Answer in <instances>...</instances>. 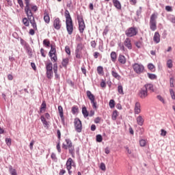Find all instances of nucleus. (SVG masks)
I'll return each mask as SVG.
<instances>
[{
	"instance_id": "nucleus-7",
	"label": "nucleus",
	"mask_w": 175,
	"mask_h": 175,
	"mask_svg": "<svg viewBox=\"0 0 175 175\" xmlns=\"http://www.w3.org/2000/svg\"><path fill=\"white\" fill-rule=\"evenodd\" d=\"M138 32L137 27H132L125 31V35L127 38H133V36H136Z\"/></svg>"
},
{
	"instance_id": "nucleus-35",
	"label": "nucleus",
	"mask_w": 175,
	"mask_h": 175,
	"mask_svg": "<svg viewBox=\"0 0 175 175\" xmlns=\"http://www.w3.org/2000/svg\"><path fill=\"white\" fill-rule=\"evenodd\" d=\"M111 59L112 62H116V61H117V53L115 51L111 53Z\"/></svg>"
},
{
	"instance_id": "nucleus-9",
	"label": "nucleus",
	"mask_w": 175,
	"mask_h": 175,
	"mask_svg": "<svg viewBox=\"0 0 175 175\" xmlns=\"http://www.w3.org/2000/svg\"><path fill=\"white\" fill-rule=\"evenodd\" d=\"M83 43L80 42L77 44V48L75 49V58L77 59H81L83 58Z\"/></svg>"
},
{
	"instance_id": "nucleus-52",
	"label": "nucleus",
	"mask_w": 175,
	"mask_h": 175,
	"mask_svg": "<svg viewBox=\"0 0 175 175\" xmlns=\"http://www.w3.org/2000/svg\"><path fill=\"white\" fill-rule=\"evenodd\" d=\"M57 144L56 145V148L57 150V152L61 153V141H57Z\"/></svg>"
},
{
	"instance_id": "nucleus-13",
	"label": "nucleus",
	"mask_w": 175,
	"mask_h": 175,
	"mask_svg": "<svg viewBox=\"0 0 175 175\" xmlns=\"http://www.w3.org/2000/svg\"><path fill=\"white\" fill-rule=\"evenodd\" d=\"M53 27L55 29H57V31H59L61 29V27H62V24L61 23V20L59 18H56L53 21Z\"/></svg>"
},
{
	"instance_id": "nucleus-43",
	"label": "nucleus",
	"mask_w": 175,
	"mask_h": 175,
	"mask_svg": "<svg viewBox=\"0 0 175 175\" xmlns=\"http://www.w3.org/2000/svg\"><path fill=\"white\" fill-rule=\"evenodd\" d=\"M109 106L110 109H114V107H116V101L113 99L110 100L109 103Z\"/></svg>"
},
{
	"instance_id": "nucleus-38",
	"label": "nucleus",
	"mask_w": 175,
	"mask_h": 175,
	"mask_svg": "<svg viewBox=\"0 0 175 175\" xmlns=\"http://www.w3.org/2000/svg\"><path fill=\"white\" fill-rule=\"evenodd\" d=\"M22 23H23V25L25 27H29V19L27 18H23L22 20Z\"/></svg>"
},
{
	"instance_id": "nucleus-56",
	"label": "nucleus",
	"mask_w": 175,
	"mask_h": 175,
	"mask_svg": "<svg viewBox=\"0 0 175 175\" xmlns=\"http://www.w3.org/2000/svg\"><path fill=\"white\" fill-rule=\"evenodd\" d=\"M146 139L139 140V145L141 147H146Z\"/></svg>"
},
{
	"instance_id": "nucleus-57",
	"label": "nucleus",
	"mask_w": 175,
	"mask_h": 175,
	"mask_svg": "<svg viewBox=\"0 0 175 175\" xmlns=\"http://www.w3.org/2000/svg\"><path fill=\"white\" fill-rule=\"evenodd\" d=\"M157 98L160 100V102H161L162 103H163V105H165V99H163V97H162V96L161 95H157Z\"/></svg>"
},
{
	"instance_id": "nucleus-22",
	"label": "nucleus",
	"mask_w": 175,
	"mask_h": 175,
	"mask_svg": "<svg viewBox=\"0 0 175 175\" xmlns=\"http://www.w3.org/2000/svg\"><path fill=\"white\" fill-rule=\"evenodd\" d=\"M141 105H140V103L137 102L135 103V114H140V113L142 112V109H140Z\"/></svg>"
},
{
	"instance_id": "nucleus-49",
	"label": "nucleus",
	"mask_w": 175,
	"mask_h": 175,
	"mask_svg": "<svg viewBox=\"0 0 175 175\" xmlns=\"http://www.w3.org/2000/svg\"><path fill=\"white\" fill-rule=\"evenodd\" d=\"M21 44L23 46V48L26 47V46L29 45L28 42H27L24 39H20Z\"/></svg>"
},
{
	"instance_id": "nucleus-28",
	"label": "nucleus",
	"mask_w": 175,
	"mask_h": 175,
	"mask_svg": "<svg viewBox=\"0 0 175 175\" xmlns=\"http://www.w3.org/2000/svg\"><path fill=\"white\" fill-rule=\"evenodd\" d=\"M137 125H139V126H143V124H144V119L142 116H139L136 118Z\"/></svg>"
},
{
	"instance_id": "nucleus-15",
	"label": "nucleus",
	"mask_w": 175,
	"mask_h": 175,
	"mask_svg": "<svg viewBox=\"0 0 175 175\" xmlns=\"http://www.w3.org/2000/svg\"><path fill=\"white\" fill-rule=\"evenodd\" d=\"M53 73L55 74V80H59V75L58 74V63L53 64Z\"/></svg>"
},
{
	"instance_id": "nucleus-32",
	"label": "nucleus",
	"mask_w": 175,
	"mask_h": 175,
	"mask_svg": "<svg viewBox=\"0 0 175 175\" xmlns=\"http://www.w3.org/2000/svg\"><path fill=\"white\" fill-rule=\"evenodd\" d=\"M71 113L73 116L79 114V107L77 105H74L71 108Z\"/></svg>"
},
{
	"instance_id": "nucleus-6",
	"label": "nucleus",
	"mask_w": 175,
	"mask_h": 175,
	"mask_svg": "<svg viewBox=\"0 0 175 175\" xmlns=\"http://www.w3.org/2000/svg\"><path fill=\"white\" fill-rule=\"evenodd\" d=\"M26 14L33 29L35 31H38V25H36V21H35V17L33 16V13H32V11H29L28 13H26Z\"/></svg>"
},
{
	"instance_id": "nucleus-40",
	"label": "nucleus",
	"mask_w": 175,
	"mask_h": 175,
	"mask_svg": "<svg viewBox=\"0 0 175 175\" xmlns=\"http://www.w3.org/2000/svg\"><path fill=\"white\" fill-rule=\"evenodd\" d=\"M97 73L98 75H105V72H103V67L101 66H99L97 67Z\"/></svg>"
},
{
	"instance_id": "nucleus-63",
	"label": "nucleus",
	"mask_w": 175,
	"mask_h": 175,
	"mask_svg": "<svg viewBox=\"0 0 175 175\" xmlns=\"http://www.w3.org/2000/svg\"><path fill=\"white\" fill-rule=\"evenodd\" d=\"M57 142H61V131L59 129L57 130Z\"/></svg>"
},
{
	"instance_id": "nucleus-54",
	"label": "nucleus",
	"mask_w": 175,
	"mask_h": 175,
	"mask_svg": "<svg viewBox=\"0 0 175 175\" xmlns=\"http://www.w3.org/2000/svg\"><path fill=\"white\" fill-rule=\"evenodd\" d=\"M58 111H59V116L64 115V108H62V106L61 105L58 106Z\"/></svg>"
},
{
	"instance_id": "nucleus-61",
	"label": "nucleus",
	"mask_w": 175,
	"mask_h": 175,
	"mask_svg": "<svg viewBox=\"0 0 175 175\" xmlns=\"http://www.w3.org/2000/svg\"><path fill=\"white\" fill-rule=\"evenodd\" d=\"M65 51L66 54H68V55H70V48L69 47V46H65Z\"/></svg>"
},
{
	"instance_id": "nucleus-3",
	"label": "nucleus",
	"mask_w": 175,
	"mask_h": 175,
	"mask_svg": "<svg viewBox=\"0 0 175 175\" xmlns=\"http://www.w3.org/2000/svg\"><path fill=\"white\" fill-rule=\"evenodd\" d=\"M157 18H158V12H154L152 14L150 18V29L152 31H157Z\"/></svg>"
},
{
	"instance_id": "nucleus-51",
	"label": "nucleus",
	"mask_w": 175,
	"mask_h": 175,
	"mask_svg": "<svg viewBox=\"0 0 175 175\" xmlns=\"http://www.w3.org/2000/svg\"><path fill=\"white\" fill-rule=\"evenodd\" d=\"M167 66L169 68V69H172V68H173V62L172 59H168L167 61Z\"/></svg>"
},
{
	"instance_id": "nucleus-24",
	"label": "nucleus",
	"mask_w": 175,
	"mask_h": 175,
	"mask_svg": "<svg viewBox=\"0 0 175 175\" xmlns=\"http://www.w3.org/2000/svg\"><path fill=\"white\" fill-rule=\"evenodd\" d=\"M112 3L113 6L118 10H121L122 6H121V3L118 0H112Z\"/></svg>"
},
{
	"instance_id": "nucleus-45",
	"label": "nucleus",
	"mask_w": 175,
	"mask_h": 175,
	"mask_svg": "<svg viewBox=\"0 0 175 175\" xmlns=\"http://www.w3.org/2000/svg\"><path fill=\"white\" fill-rule=\"evenodd\" d=\"M43 45L46 47H51V45L50 44V40L48 39H45L43 40Z\"/></svg>"
},
{
	"instance_id": "nucleus-4",
	"label": "nucleus",
	"mask_w": 175,
	"mask_h": 175,
	"mask_svg": "<svg viewBox=\"0 0 175 175\" xmlns=\"http://www.w3.org/2000/svg\"><path fill=\"white\" fill-rule=\"evenodd\" d=\"M77 20L78 21V29L80 32V33H83L84 32V29H85V23H84V17L83 16V15L77 14Z\"/></svg>"
},
{
	"instance_id": "nucleus-42",
	"label": "nucleus",
	"mask_w": 175,
	"mask_h": 175,
	"mask_svg": "<svg viewBox=\"0 0 175 175\" xmlns=\"http://www.w3.org/2000/svg\"><path fill=\"white\" fill-rule=\"evenodd\" d=\"M103 140V137H102V135L98 134L96 136V142H97V143H102Z\"/></svg>"
},
{
	"instance_id": "nucleus-19",
	"label": "nucleus",
	"mask_w": 175,
	"mask_h": 175,
	"mask_svg": "<svg viewBox=\"0 0 175 175\" xmlns=\"http://www.w3.org/2000/svg\"><path fill=\"white\" fill-rule=\"evenodd\" d=\"M25 12L28 13V12L32 11V10H31V0H25Z\"/></svg>"
},
{
	"instance_id": "nucleus-18",
	"label": "nucleus",
	"mask_w": 175,
	"mask_h": 175,
	"mask_svg": "<svg viewBox=\"0 0 175 175\" xmlns=\"http://www.w3.org/2000/svg\"><path fill=\"white\" fill-rule=\"evenodd\" d=\"M118 61L121 65H125L126 64V57L122 54H120L118 57Z\"/></svg>"
},
{
	"instance_id": "nucleus-53",
	"label": "nucleus",
	"mask_w": 175,
	"mask_h": 175,
	"mask_svg": "<svg viewBox=\"0 0 175 175\" xmlns=\"http://www.w3.org/2000/svg\"><path fill=\"white\" fill-rule=\"evenodd\" d=\"M170 85L171 88L174 87V77L170 78Z\"/></svg>"
},
{
	"instance_id": "nucleus-60",
	"label": "nucleus",
	"mask_w": 175,
	"mask_h": 175,
	"mask_svg": "<svg viewBox=\"0 0 175 175\" xmlns=\"http://www.w3.org/2000/svg\"><path fill=\"white\" fill-rule=\"evenodd\" d=\"M90 102L92 105L93 109H95L96 110V109H98V106L96 105V101H95V100H93L92 101Z\"/></svg>"
},
{
	"instance_id": "nucleus-8",
	"label": "nucleus",
	"mask_w": 175,
	"mask_h": 175,
	"mask_svg": "<svg viewBox=\"0 0 175 175\" xmlns=\"http://www.w3.org/2000/svg\"><path fill=\"white\" fill-rule=\"evenodd\" d=\"M74 126L76 132H77L78 133H81V131H83V123H81V120H80V118H75Z\"/></svg>"
},
{
	"instance_id": "nucleus-10",
	"label": "nucleus",
	"mask_w": 175,
	"mask_h": 175,
	"mask_svg": "<svg viewBox=\"0 0 175 175\" xmlns=\"http://www.w3.org/2000/svg\"><path fill=\"white\" fill-rule=\"evenodd\" d=\"M66 169L68 172V174L69 175H72V167H76V163L73 161V159L72 158H68L67 159V161L66 163Z\"/></svg>"
},
{
	"instance_id": "nucleus-25",
	"label": "nucleus",
	"mask_w": 175,
	"mask_h": 175,
	"mask_svg": "<svg viewBox=\"0 0 175 175\" xmlns=\"http://www.w3.org/2000/svg\"><path fill=\"white\" fill-rule=\"evenodd\" d=\"M46 107H47V104H46V101L42 100V103L40 108V111H38L39 114L42 113L43 111H46Z\"/></svg>"
},
{
	"instance_id": "nucleus-33",
	"label": "nucleus",
	"mask_w": 175,
	"mask_h": 175,
	"mask_svg": "<svg viewBox=\"0 0 175 175\" xmlns=\"http://www.w3.org/2000/svg\"><path fill=\"white\" fill-rule=\"evenodd\" d=\"M25 50H26L28 55L31 57H32V48L29 46V44L24 47Z\"/></svg>"
},
{
	"instance_id": "nucleus-11",
	"label": "nucleus",
	"mask_w": 175,
	"mask_h": 175,
	"mask_svg": "<svg viewBox=\"0 0 175 175\" xmlns=\"http://www.w3.org/2000/svg\"><path fill=\"white\" fill-rule=\"evenodd\" d=\"M133 69L137 75H141L144 71V66L143 64H139L138 63H135L132 65Z\"/></svg>"
},
{
	"instance_id": "nucleus-48",
	"label": "nucleus",
	"mask_w": 175,
	"mask_h": 175,
	"mask_svg": "<svg viewBox=\"0 0 175 175\" xmlns=\"http://www.w3.org/2000/svg\"><path fill=\"white\" fill-rule=\"evenodd\" d=\"M109 31H110V29H109V26L107 25L105 26L103 32V36H106L107 35V33H109Z\"/></svg>"
},
{
	"instance_id": "nucleus-34",
	"label": "nucleus",
	"mask_w": 175,
	"mask_h": 175,
	"mask_svg": "<svg viewBox=\"0 0 175 175\" xmlns=\"http://www.w3.org/2000/svg\"><path fill=\"white\" fill-rule=\"evenodd\" d=\"M62 65L63 68H68V65H69V59L68 57L64 58L62 62Z\"/></svg>"
},
{
	"instance_id": "nucleus-26",
	"label": "nucleus",
	"mask_w": 175,
	"mask_h": 175,
	"mask_svg": "<svg viewBox=\"0 0 175 175\" xmlns=\"http://www.w3.org/2000/svg\"><path fill=\"white\" fill-rule=\"evenodd\" d=\"M44 21L46 24H50V15L49 14V12H47V11H45L44 12Z\"/></svg>"
},
{
	"instance_id": "nucleus-5",
	"label": "nucleus",
	"mask_w": 175,
	"mask_h": 175,
	"mask_svg": "<svg viewBox=\"0 0 175 175\" xmlns=\"http://www.w3.org/2000/svg\"><path fill=\"white\" fill-rule=\"evenodd\" d=\"M56 46L55 44H51V50L49 52V55L51 58V61H52V62H55L57 63V62L58 61V57H57V49H56Z\"/></svg>"
},
{
	"instance_id": "nucleus-58",
	"label": "nucleus",
	"mask_w": 175,
	"mask_h": 175,
	"mask_svg": "<svg viewBox=\"0 0 175 175\" xmlns=\"http://www.w3.org/2000/svg\"><path fill=\"white\" fill-rule=\"evenodd\" d=\"M142 7H139V10H137L136 11V16H137V17H140L141 14H142Z\"/></svg>"
},
{
	"instance_id": "nucleus-41",
	"label": "nucleus",
	"mask_w": 175,
	"mask_h": 175,
	"mask_svg": "<svg viewBox=\"0 0 175 175\" xmlns=\"http://www.w3.org/2000/svg\"><path fill=\"white\" fill-rule=\"evenodd\" d=\"M118 46L121 51H125L126 49H125V45L122 42H118Z\"/></svg>"
},
{
	"instance_id": "nucleus-31",
	"label": "nucleus",
	"mask_w": 175,
	"mask_h": 175,
	"mask_svg": "<svg viewBox=\"0 0 175 175\" xmlns=\"http://www.w3.org/2000/svg\"><path fill=\"white\" fill-rule=\"evenodd\" d=\"M8 171L10 174L11 175H18L17 174V170L14 168H13V166L9 165L8 166Z\"/></svg>"
},
{
	"instance_id": "nucleus-44",
	"label": "nucleus",
	"mask_w": 175,
	"mask_h": 175,
	"mask_svg": "<svg viewBox=\"0 0 175 175\" xmlns=\"http://www.w3.org/2000/svg\"><path fill=\"white\" fill-rule=\"evenodd\" d=\"M148 69H149V70H151L152 72H155V66L150 63L148 64Z\"/></svg>"
},
{
	"instance_id": "nucleus-59",
	"label": "nucleus",
	"mask_w": 175,
	"mask_h": 175,
	"mask_svg": "<svg viewBox=\"0 0 175 175\" xmlns=\"http://www.w3.org/2000/svg\"><path fill=\"white\" fill-rule=\"evenodd\" d=\"M90 46L92 49H96V41H95V40L91 41Z\"/></svg>"
},
{
	"instance_id": "nucleus-62",
	"label": "nucleus",
	"mask_w": 175,
	"mask_h": 175,
	"mask_svg": "<svg viewBox=\"0 0 175 175\" xmlns=\"http://www.w3.org/2000/svg\"><path fill=\"white\" fill-rule=\"evenodd\" d=\"M59 117L61 118V121H62V125H64V126H65V125H66L65 117L64 116V115H59Z\"/></svg>"
},
{
	"instance_id": "nucleus-64",
	"label": "nucleus",
	"mask_w": 175,
	"mask_h": 175,
	"mask_svg": "<svg viewBox=\"0 0 175 175\" xmlns=\"http://www.w3.org/2000/svg\"><path fill=\"white\" fill-rule=\"evenodd\" d=\"M66 81L69 84V85H70L71 87H75V82H73L72 80L67 79Z\"/></svg>"
},
{
	"instance_id": "nucleus-50",
	"label": "nucleus",
	"mask_w": 175,
	"mask_h": 175,
	"mask_svg": "<svg viewBox=\"0 0 175 175\" xmlns=\"http://www.w3.org/2000/svg\"><path fill=\"white\" fill-rule=\"evenodd\" d=\"M118 91L119 94H120V95H124V88H122V86L121 85H119L118 86Z\"/></svg>"
},
{
	"instance_id": "nucleus-2",
	"label": "nucleus",
	"mask_w": 175,
	"mask_h": 175,
	"mask_svg": "<svg viewBox=\"0 0 175 175\" xmlns=\"http://www.w3.org/2000/svg\"><path fill=\"white\" fill-rule=\"evenodd\" d=\"M66 144L63 143L62 145V148L64 150L68 149V153L72 156V158H75V146L72 142V140L69 138H66L65 139Z\"/></svg>"
},
{
	"instance_id": "nucleus-39",
	"label": "nucleus",
	"mask_w": 175,
	"mask_h": 175,
	"mask_svg": "<svg viewBox=\"0 0 175 175\" xmlns=\"http://www.w3.org/2000/svg\"><path fill=\"white\" fill-rule=\"evenodd\" d=\"M148 79L150 80H157V77L155 74H151L150 72L147 73Z\"/></svg>"
},
{
	"instance_id": "nucleus-17",
	"label": "nucleus",
	"mask_w": 175,
	"mask_h": 175,
	"mask_svg": "<svg viewBox=\"0 0 175 175\" xmlns=\"http://www.w3.org/2000/svg\"><path fill=\"white\" fill-rule=\"evenodd\" d=\"M40 120L44 128H46V129H49V128H50V122H47L46 118H44V116L42 115L40 116Z\"/></svg>"
},
{
	"instance_id": "nucleus-46",
	"label": "nucleus",
	"mask_w": 175,
	"mask_h": 175,
	"mask_svg": "<svg viewBox=\"0 0 175 175\" xmlns=\"http://www.w3.org/2000/svg\"><path fill=\"white\" fill-rule=\"evenodd\" d=\"M51 158L53 161V162H58V158H57V154H55V153L52 152Z\"/></svg>"
},
{
	"instance_id": "nucleus-47",
	"label": "nucleus",
	"mask_w": 175,
	"mask_h": 175,
	"mask_svg": "<svg viewBox=\"0 0 175 175\" xmlns=\"http://www.w3.org/2000/svg\"><path fill=\"white\" fill-rule=\"evenodd\" d=\"M167 19L169 20V21L172 23V24H175V16L174 15H169L167 16Z\"/></svg>"
},
{
	"instance_id": "nucleus-27",
	"label": "nucleus",
	"mask_w": 175,
	"mask_h": 175,
	"mask_svg": "<svg viewBox=\"0 0 175 175\" xmlns=\"http://www.w3.org/2000/svg\"><path fill=\"white\" fill-rule=\"evenodd\" d=\"M82 114L84 118H87V117L90 116V113L87 110V107H85V105L82 106Z\"/></svg>"
},
{
	"instance_id": "nucleus-29",
	"label": "nucleus",
	"mask_w": 175,
	"mask_h": 175,
	"mask_svg": "<svg viewBox=\"0 0 175 175\" xmlns=\"http://www.w3.org/2000/svg\"><path fill=\"white\" fill-rule=\"evenodd\" d=\"M135 46H136L137 49H142L143 47V38L142 37H141L138 41L135 42Z\"/></svg>"
},
{
	"instance_id": "nucleus-37",
	"label": "nucleus",
	"mask_w": 175,
	"mask_h": 175,
	"mask_svg": "<svg viewBox=\"0 0 175 175\" xmlns=\"http://www.w3.org/2000/svg\"><path fill=\"white\" fill-rule=\"evenodd\" d=\"M117 117H118V111L114 110L112 113L111 120L113 121H116L117 120Z\"/></svg>"
},
{
	"instance_id": "nucleus-36",
	"label": "nucleus",
	"mask_w": 175,
	"mask_h": 175,
	"mask_svg": "<svg viewBox=\"0 0 175 175\" xmlns=\"http://www.w3.org/2000/svg\"><path fill=\"white\" fill-rule=\"evenodd\" d=\"M54 76V72L52 71H49L48 72H46V77L49 80H51Z\"/></svg>"
},
{
	"instance_id": "nucleus-20",
	"label": "nucleus",
	"mask_w": 175,
	"mask_h": 175,
	"mask_svg": "<svg viewBox=\"0 0 175 175\" xmlns=\"http://www.w3.org/2000/svg\"><path fill=\"white\" fill-rule=\"evenodd\" d=\"M111 73V75L114 77V79H116V80H121V77L120 75H118V72H117L116 68H112Z\"/></svg>"
},
{
	"instance_id": "nucleus-21",
	"label": "nucleus",
	"mask_w": 175,
	"mask_h": 175,
	"mask_svg": "<svg viewBox=\"0 0 175 175\" xmlns=\"http://www.w3.org/2000/svg\"><path fill=\"white\" fill-rule=\"evenodd\" d=\"M46 72H51L54 70V67H53V63L49 62L45 64Z\"/></svg>"
},
{
	"instance_id": "nucleus-14",
	"label": "nucleus",
	"mask_w": 175,
	"mask_h": 175,
	"mask_svg": "<svg viewBox=\"0 0 175 175\" xmlns=\"http://www.w3.org/2000/svg\"><path fill=\"white\" fill-rule=\"evenodd\" d=\"M144 88L148 92H150V94L155 92V89H154V85L152 83H146L144 85Z\"/></svg>"
},
{
	"instance_id": "nucleus-16",
	"label": "nucleus",
	"mask_w": 175,
	"mask_h": 175,
	"mask_svg": "<svg viewBox=\"0 0 175 175\" xmlns=\"http://www.w3.org/2000/svg\"><path fill=\"white\" fill-rule=\"evenodd\" d=\"M124 44L128 50H132V41L131 40V38H126L124 41Z\"/></svg>"
},
{
	"instance_id": "nucleus-55",
	"label": "nucleus",
	"mask_w": 175,
	"mask_h": 175,
	"mask_svg": "<svg viewBox=\"0 0 175 175\" xmlns=\"http://www.w3.org/2000/svg\"><path fill=\"white\" fill-rule=\"evenodd\" d=\"M5 143L7 146L10 147L12 146V139L11 138H5Z\"/></svg>"
},
{
	"instance_id": "nucleus-23",
	"label": "nucleus",
	"mask_w": 175,
	"mask_h": 175,
	"mask_svg": "<svg viewBox=\"0 0 175 175\" xmlns=\"http://www.w3.org/2000/svg\"><path fill=\"white\" fill-rule=\"evenodd\" d=\"M153 40L154 43H159V42H161V35H159V32L156 31L154 33Z\"/></svg>"
},
{
	"instance_id": "nucleus-1",
	"label": "nucleus",
	"mask_w": 175,
	"mask_h": 175,
	"mask_svg": "<svg viewBox=\"0 0 175 175\" xmlns=\"http://www.w3.org/2000/svg\"><path fill=\"white\" fill-rule=\"evenodd\" d=\"M64 16L66 17V28L68 35H72L74 31L73 20H72V16H70V13L69 10H65Z\"/></svg>"
},
{
	"instance_id": "nucleus-30",
	"label": "nucleus",
	"mask_w": 175,
	"mask_h": 175,
	"mask_svg": "<svg viewBox=\"0 0 175 175\" xmlns=\"http://www.w3.org/2000/svg\"><path fill=\"white\" fill-rule=\"evenodd\" d=\"M86 95L88 98V99L90 100V102H92V100H95V96L94 94H92L91 91L87 90L86 91Z\"/></svg>"
},
{
	"instance_id": "nucleus-12",
	"label": "nucleus",
	"mask_w": 175,
	"mask_h": 175,
	"mask_svg": "<svg viewBox=\"0 0 175 175\" xmlns=\"http://www.w3.org/2000/svg\"><path fill=\"white\" fill-rule=\"evenodd\" d=\"M137 95L141 99H146V98L148 97V92H147V89L144 88V87L142 88L139 90Z\"/></svg>"
}]
</instances>
